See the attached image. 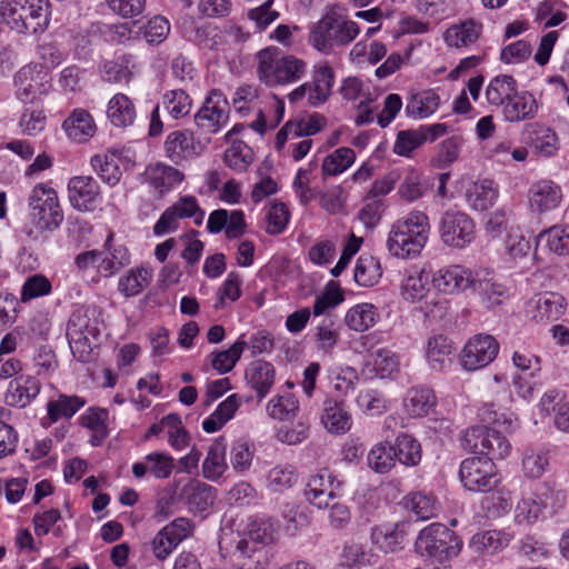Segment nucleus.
Masks as SVG:
<instances>
[{"mask_svg":"<svg viewBox=\"0 0 569 569\" xmlns=\"http://www.w3.org/2000/svg\"><path fill=\"white\" fill-rule=\"evenodd\" d=\"M274 540L273 523L266 519L249 518L243 529L233 532L221 529L220 546L232 547L231 561L238 569H259L262 565L263 548Z\"/></svg>","mask_w":569,"mask_h":569,"instance_id":"f257e3e1","label":"nucleus"},{"mask_svg":"<svg viewBox=\"0 0 569 569\" xmlns=\"http://www.w3.org/2000/svg\"><path fill=\"white\" fill-rule=\"evenodd\" d=\"M429 234L428 216L422 211L413 210L391 224L386 246L392 257L413 259L426 247Z\"/></svg>","mask_w":569,"mask_h":569,"instance_id":"f03ea898","label":"nucleus"},{"mask_svg":"<svg viewBox=\"0 0 569 569\" xmlns=\"http://www.w3.org/2000/svg\"><path fill=\"white\" fill-rule=\"evenodd\" d=\"M256 72L259 81L268 88L284 87L298 82L307 71L303 60L283 54L274 46L266 47L256 53Z\"/></svg>","mask_w":569,"mask_h":569,"instance_id":"7ed1b4c3","label":"nucleus"},{"mask_svg":"<svg viewBox=\"0 0 569 569\" xmlns=\"http://www.w3.org/2000/svg\"><path fill=\"white\" fill-rule=\"evenodd\" d=\"M104 329L102 310L98 307H79L70 316L67 338L72 355L88 361Z\"/></svg>","mask_w":569,"mask_h":569,"instance_id":"20e7f679","label":"nucleus"},{"mask_svg":"<svg viewBox=\"0 0 569 569\" xmlns=\"http://www.w3.org/2000/svg\"><path fill=\"white\" fill-rule=\"evenodd\" d=\"M44 0H0V23L19 34L42 33L49 26Z\"/></svg>","mask_w":569,"mask_h":569,"instance_id":"39448f33","label":"nucleus"},{"mask_svg":"<svg viewBox=\"0 0 569 569\" xmlns=\"http://www.w3.org/2000/svg\"><path fill=\"white\" fill-rule=\"evenodd\" d=\"M462 545L455 531L442 523L432 522L419 531L415 550L430 565L446 568L460 553Z\"/></svg>","mask_w":569,"mask_h":569,"instance_id":"423d86ee","label":"nucleus"},{"mask_svg":"<svg viewBox=\"0 0 569 569\" xmlns=\"http://www.w3.org/2000/svg\"><path fill=\"white\" fill-rule=\"evenodd\" d=\"M28 209L30 222L40 231H53L64 219L58 192L48 182H39L30 190Z\"/></svg>","mask_w":569,"mask_h":569,"instance_id":"0eeeda50","label":"nucleus"},{"mask_svg":"<svg viewBox=\"0 0 569 569\" xmlns=\"http://www.w3.org/2000/svg\"><path fill=\"white\" fill-rule=\"evenodd\" d=\"M438 232L446 247L466 249L476 239V222L462 210L448 209L440 216Z\"/></svg>","mask_w":569,"mask_h":569,"instance_id":"6e6552de","label":"nucleus"},{"mask_svg":"<svg viewBox=\"0 0 569 569\" xmlns=\"http://www.w3.org/2000/svg\"><path fill=\"white\" fill-rule=\"evenodd\" d=\"M463 446L478 457L485 459L501 460L509 456L511 445L499 431L486 427L473 426L466 430Z\"/></svg>","mask_w":569,"mask_h":569,"instance_id":"1a4fd4ad","label":"nucleus"},{"mask_svg":"<svg viewBox=\"0 0 569 569\" xmlns=\"http://www.w3.org/2000/svg\"><path fill=\"white\" fill-rule=\"evenodd\" d=\"M340 93L345 100L355 103V123L365 126L372 123L378 110V93L358 77H348L342 80Z\"/></svg>","mask_w":569,"mask_h":569,"instance_id":"9d476101","label":"nucleus"},{"mask_svg":"<svg viewBox=\"0 0 569 569\" xmlns=\"http://www.w3.org/2000/svg\"><path fill=\"white\" fill-rule=\"evenodd\" d=\"M206 211L194 196H181L162 212L153 226V233L160 237L173 232L179 228V221L182 219H191L196 226H200Z\"/></svg>","mask_w":569,"mask_h":569,"instance_id":"9b49d317","label":"nucleus"},{"mask_svg":"<svg viewBox=\"0 0 569 569\" xmlns=\"http://www.w3.org/2000/svg\"><path fill=\"white\" fill-rule=\"evenodd\" d=\"M459 477L463 487L473 492H487L500 481L497 466L491 459L470 457L461 461Z\"/></svg>","mask_w":569,"mask_h":569,"instance_id":"f8f14e48","label":"nucleus"},{"mask_svg":"<svg viewBox=\"0 0 569 569\" xmlns=\"http://www.w3.org/2000/svg\"><path fill=\"white\" fill-rule=\"evenodd\" d=\"M229 114L230 107L226 96L220 90L212 89L194 114V122L202 132L214 134L228 124Z\"/></svg>","mask_w":569,"mask_h":569,"instance_id":"ddd939ff","label":"nucleus"},{"mask_svg":"<svg viewBox=\"0 0 569 569\" xmlns=\"http://www.w3.org/2000/svg\"><path fill=\"white\" fill-rule=\"evenodd\" d=\"M499 343L488 333H477L465 343L460 353V365L467 371H476L490 365L499 353Z\"/></svg>","mask_w":569,"mask_h":569,"instance_id":"4468645a","label":"nucleus"},{"mask_svg":"<svg viewBox=\"0 0 569 569\" xmlns=\"http://www.w3.org/2000/svg\"><path fill=\"white\" fill-rule=\"evenodd\" d=\"M480 269H470L462 264H448L433 272L432 286L445 295H459L472 290Z\"/></svg>","mask_w":569,"mask_h":569,"instance_id":"2eb2a0df","label":"nucleus"},{"mask_svg":"<svg viewBox=\"0 0 569 569\" xmlns=\"http://www.w3.org/2000/svg\"><path fill=\"white\" fill-rule=\"evenodd\" d=\"M14 86L17 98L29 103L48 91L50 77L38 63H28L16 73Z\"/></svg>","mask_w":569,"mask_h":569,"instance_id":"dca6fc26","label":"nucleus"},{"mask_svg":"<svg viewBox=\"0 0 569 569\" xmlns=\"http://www.w3.org/2000/svg\"><path fill=\"white\" fill-rule=\"evenodd\" d=\"M193 526L187 518L174 519L157 532L151 550L158 560L167 559L179 543L192 533Z\"/></svg>","mask_w":569,"mask_h":569,"instance_id":"f3484780","label":"nucleus"},{"mask_svg":"<svg viewBox=\"0 0 569 569\" xmlns=\"http://www.w3.org/2000/svg\"><path fill=\"white\" fill-rule=\"evenodd\" d=\"M164 156L176 164L193 159L203 151V146L189 129L170 132L163 143Z\"/></svg>","mask_w":569,"mask_h":569,"instance_id":"a211bd4d","label":"nucleus"},{"mask_svg":"<svg viewBox=\"0 0 569 569\" xmlns=\"http://www.w3.org/2000/svg\"><path fill=\"white\" fill-rule=\"evenodd\" d=\"M68 198L76 210L93 211L101 204L100 187L92 177H72L68 182Z\"/></svg>","mask_w":569,"mask_h":569,"instance_id":"6ab92c4d","label":"nucleus"},{"mask_svg":"<svg viewBox=\"0 0 569 569\" xmlns=\"http://www.w3.org/2000/svg\"><path fill=\"white\" fill-rule=\"evenodd\" d=\"M562 199L561 186L549 179L535 181L528 190V206L533 213L550 212L560 206Z\"/></svg>","mask_w":569,"mask_h":569,"instance_id":"aec40b11","label":"nucleus"},{"mask_svg":"<svg viewBox=\"0 0 569 569\" xmlns=\"http://www.w3.org/2000/svg\"><path fill=\"white\" fill-rule=\"evenodd\" d=\"M42 385L31 375H19L10 380L4 392L8 406L23 409L30 406L40 395Z\"/></svg>","mask_w":569,"mask_h":569,"instance_id":"412c9836","label":"nucleus"},{"mask_svg":"<svg viewBox=\"0 0 569 569\" xmlns=\"http://www.w3.org/2000/svg\"><path fill=\"white\" fill-rule=\"evenodd\" d=\"M566 299L557 292H541L531 298L528 313L539 323L558 320L566 311Z\"/></svg>","mask_w":569,"mask_h":569,"instance_id":"4be33fe9","label":"nucleus"},{"mask_svg":"<svg viewBox=\"0 0 569 569\" xmlns=\"http://www.w3.org/2000/svg\"><path fill=\"white\" fill-rule=\"evenodd\" d=\"M86 403L87 401L79 396L59 393L56 399H50L47 402V416L41 419V426L48 428L59 420H69L83 408Z\"/></svg>","mask_w":569,"mask_h":569,"instance_id":"5701e85b","label":"nucleus"},{"mask_svg":"<svg viewBox=\"0 0 569 569\" xmlns=\"http://www.w3.org/2000/svg\"><path fill=\"white\" fill-rule=\"evenodd\" d=\"M472 292L486 309H493L508 298L506 288L495 281L488 271L481 269L475 281Z\"/></svg>","mask_w":569,"mask_h":569,"instance_id":"b1692460","label":"nucleus"},{"mask_svg":"<svg viewBox=\"0 0 569 569\" xmlns=\"http://www.w3.org/2000/svg\"><path fill=\"white\" fill-rule=\"evenodd\" d=\"M174 468L172 456L161 451L148 453L143 460L132 465V473L137 479H142L148 472L156 479H167Z\"/></svg>","mask_w":569,"mask_h":569,"instance_id":"393cba45","label":"nucleus"},{"mask_svg":"<svg viewBox=\"0 0 569 569\" xmlns=\"http://www.w3.org/2000/svg\"><path fill=\"white\" fill-rule=\"evenodd\" d=\"M333 477L328 469H321L310 476L305 496L315 507L322 509L328 507V500L335 499Z\"/></svg>","mask_w":569,"mask_h":569,"instance_id":"a878e982","label":"nucleus"},{"mask_svg":"<svg viewBox=\"0 0 569 569\" xmlns=\"http://www.w3.org/2000/svg\"><path fill=\"white\" fill-rule=\"evenodd\" d=\"M441 104L437 89H426L410 94L405 107L406 116L413 120H423L433 116Z\"/></svg>","mask_w":569,"mask_h":569,"instance_id":"bb28decb","label":"nucleus"},{"mask_svg":"<svg viewBox=\"0 0 569 569\" xmlns=\"http://www.w3.org/2000/svg\"><path fill=\"white\" fill-rule=\"evenodd\" d=\"M499 198V186L491 179H480L466 191V201L473 211L483 212L493 207Z\"/></svg>","mask_w":569,"mask_h":569,"instance_id":"cd10ccee","label":"nucleus"},{"mask_svg":"<svg viewBox=\"0 0 569 569\" xmlns=\"http://www.w3.org/2000/svg\"><path fill=\"white\" fill-rule=\"evenodd\" d=\"M144 174L147 181L159 194L171 191L184 179V174L180 170L161 162L148 166Z\"/></svg>","mask_w":569,"mask_h":569,"instance_id":"c85d7f7f","label":"nucleus"},{"mask_svg":"<svg viewBox=\"0 0 569 569\" xmlns=\"http://www.w3.org/2000/svg\"><path fill=\"white\" fill-rule=\"evenodd\" d=\"M243 130V126L234 124L224 136L227 142L231 146L224 151V163L232 170L244 171L253 160L251 148L240 140H232L234 134Z\"/></svg>","mask_w":569,"mask_h":569,"instance_id":"c756f323","label":"nucleus"},{"mask_svg":"<svg viewBox=\"0 0 569 569\" xmlns=\"http://www.w3.org/2000/svg\"><path fill=\"white\" fill-rule=\"evenodd\" d=\"M365 368L372 377L391 378L399 371L400 360L392 350L378 348L368 353Z\"/></svg>","mask_w":569,"mask_h":569,"instance_id":"7c9ffc66","label":"nucleus"},{"mask_svg":"<svg viewBox=\"0 0 569 569\" xmlns=\"http://www.w3.org/2000/svg\"><path fill=\"white\" fill-rule=\"evenodd\" d=\"M482 32V24L467 19L450 26L443 33V41L450 48H469L477 42Z\"/></svg>","mask_w":569,"mask_h":569,"instance_id":"2f4dec72","label":"nucleus"},{"mask_svg":"<svg viewBox=\"0 0 569 569\" xmlns=\"http://www.w3.org/2000/svg\"><path fill=\"white\" fill-rule=\"evenodd\" d=\"M140 64L132 54H121L101 67L102 79L110 83H129L139 71Z\"/></svg>","mask_w":569,"mask_h":569,"instance_id":"473e14b6","label":"nucleus"},{"mask_svg":"<svg viewBox=\"0 0 569 569\" xmlns=\"http://www.w3.org/2000/svg\"><path fill=\"white\" fill-rule=\"evenodd\" d=\"M452 341L445 335H435L428 338L425 356L429 367L435 371H443L452 362Z\"/></svg>","mask_w":569,"mask_h":569,"instance_id":"72a5a7b5","label":"nucleus"},{"mask_svg":"<svg viewBox=\"0 0 569 569\" xmlns=\"http://www.w3.org/2000/svg\"><path fill=\"white\" fill-rule=\"evenodd\" d=\"M182 497L193 513H203L210 510L217 499L216 490L211 486L190 480L182 489Z\"/></svg>","mask_w":569,"mask_h":569,"instance_id":"f704fd0d","label":"nucleus"},{"mask_svg":"<svg viewBox=\"0 0 569 569\" xmlns=\"http://www.w3.org/2000/svg\"><path fill=\"white\" fill-rule=\"evenodd\" d=\"M436 403V396L430 388L413 387L407 391L402 400V408L408 417L421 418L428 416Z\"/></svg>","mask_w":569,"mask_h":569,"instance_id":"c9c22d12","label":"nucleus"},{"mask_svg":"<svg viewBox=\"0 0 569 569\" xmlns=\"http://www.w3.org/2000/svg\"><path fill=\"white\" fill-rule=\"evenodd\" d=\"M406 537L405 526L401 523H385L371 529L372 545L383 552H396L403 548Z\"/></svg>","mask_w":569,"mask_h":569,"instance_id":"e433bc0d","label":"nucleus"},{"mask_svg":"<svg viewBox=\"0 0 569 569\" xmlns=\"http://www.w3.org/2000/svg\"><path fill=\"white\" fill-rule=\"evenodd\" d=\"M333 83V69L326 63L316 66L312 74V81L311 83H308V102L313 107L325 103L331 93Z\"/></svg>","mask_w":569,"mask_h":569,"instance_id":"4c0bfd02","label":"nucleus"},{"mask_svg":"<svg viewBox=\"0 0 569 569\" xmlns=\"http://www.w3.org/2000/svg\"><path fill=\"white\" fill-rule=\"evenodd\" d=\"M321 422L330 433L340 435L350 430L352 418L342 401L329 398L323 402Z\"/></svg>","mask_w":569,"mask_h":569,"instance_id":"58836bf2","label":"nucleus"},{"mask_svg":"<svg viewBox=\"0 0 569 569\" xmlns=\"http://www.w3.org/2000/svg\"><path fill=\"white\" fill-rule=\"evenodd\" d=\"M63 129L67 136L76 142H86L92 138L97 127L92 116L84 109H74L64 120Z\"/></svg>","mask_w":569,"mask_h":569,"instance_id":"ea45409f","label":"nucleus"},{"mask_svg":"<svg viewBox=\"0 0 569 569\" xmlns=\"http://www.w3.org/2000/svg\"><path fill=\"white\" fill-rule=\"evenodd\" d=\"M153 270L148 264L129 269L118 280V291L126 298L141 293L151 282Z\"/></svg>","mask_w":569,"mask_h":569,"instance_id":"a19ab883","label":"nucleus"},{"mask_svg":"<svg viewBox=\"0 0 569 569\" xmlns=\"http://www.w3.org/2000/svg\"><path fill=\"white\" fill-rule=\"evenodd\" d=\"M130 263V253L122 244H113L111 237L106 241L104 250L99 251V273L111 277Z\"/></svg>","mask_w":569,"mask_h":569,"instance_id":"79ce46f5","label":"nucleus"},{"mask_svg":"<svg viewBox=\"0 0 569 569\" xmlns=\"http://www.w3.org/2000/svg\"><path fill=\"white\" fill-rule=\"evenodd\" d=\"M537 102L528 91H516L503 104L502 113L507 121L516 122L535 117Z\"/></svg>","mask_w":569,"mask_h":569,"instance_id":"37998d69","label":"nucleus"},{"mask_svg":"<svg viewBox=\"0 0 569 569\" xmlns=\"http://www.w3.org/2000/svg\"><path fill=\"white\" fill-rule=\"evenodd\" d=\"M246 379L258 398L262 399L274 382V367L264 360L252 361L246 369Z\"/></svg>","mask_w":569,"mask_h":569,"instance_id":"c03bdc74","label":"nucleus"},{"mask_svg":"<svg viewBox=\"0 0 569 569\" xmlns=\"http://www.w3.org/2000/svg\"><path fill=\"white\" fill-rule=\"evenodd\" d=\"M429 276L422 269L407 270L400 283V295L403 300L415 303L427 297L429 292Z\"/></svg>","mask_w":569,"mask_h":569,"instance_id":"a18cd8bd","label":"nucleus"},{"mask_svg":"<svg viewBox=\"0 0 569 569\" xmlns=\"http://www.w3.org/2000/svg\"><path fill=\"white\" fill-rule=\"evenodd\" d=\"M107 117L116 127L132 126L137 118L136 106L127 94L116 93L108 102Z\"/></svg>","mask_w":569,"mask_h":569,"instance_id":"49530a36","label":"nucleus"},{"mask_svg":"<svg viewBox=\"0 0 569 569\" xmlns=\"http://www.w3.org/2000/svg\"><path fill=\"white\" fill-rule=\"evenodd\" d=\"M510 542V537L499 530H487L475 533L468 543L469 549L478 555H493L501 551Z\"/></svg>","mask_w":569,"mask_h":569,"instance_id":"de8ad7c7","label":"nucleus"},{"mask_svg":"<svg viewBox=\"0 0 569 569\" xmlns=\"http://www.w3.org/2000/svg\"><path fill=\"white\" fill-rule=\"evenodd\" d=\"M531 246L520 229H511L506 236L502 251V260L507 267L513 268L525 259H528Z\"/></svg>","mask_w":569,"mask_h":569,"instance_id":"09e8293b","label":"nucleus"},{"mask_svg":"<svg viewBox=\"0 0 569 569\" xmlns=\"http://www.w3.org/2000/svg\"><path fill=\"white\" fill-rule=\"evenodd\" d=\"M379 319L376 306L361 302L352 306L345 316V322L350 330L363 332L372 328Z\"/></svg>","mask_w":569,"mask_h":569,"instance_id":"8fccbe9b","label":"nucleus"},{"mask_svg":"<svg viewBox=\"0 0 569 569\" xmlns=\"http://www.w3.org/2000/svg\"><path fill=\"white\" fill-rule=\"evenodd\" d=\"M368 467L376 473L390 472L397 463V455L393 446L388 441L375 443L367 455Z\"/></svg>","mask_w":569,"mask_h":569,"instance_id":"3c124183","label":"nucleus"},{"mask_svg":"<svg viewBox=\"0 0 569 569\" xmlns=\"http://www.w3.org/2000/svg\"><path fill=\"white\" fill-rule=\"evenodd\" d=\"M478 416L482 422L502 427L508 431L518 427V418L510 408L496 402H485L478 409Z\"/></svg>","mask_w":569,"mask_h":569,"instance_id":"603ef678","label":"nucleus"},{"mask_svg":"<svg viewBox=\"0 0 569 569\" xmlns=\"http://www.w3.org/2000/svg\"><path fill=\"white\" fill-rule=\"evenodd\" d=\"M405 508L413 513L417 520H428L436 517L440 510L437 498L426 492H413L403 499Z\"/></svg>","mask_w":569,"mask_h":569,"instance_id":"864d4df0","label":"nucleus"},{"mask_svg":"<svg viewBox=\"0 0 569 569\" xmlns=\"http://www.w3.org/2000/svg\"><path fill=\"white\" fill-rule=\"evenodd\" d=\"M547 506L538 496L522 497L515 508V520L518 525H533L546 519Z\"/></svg>","mask_w":569,"mask_h":569,"instance_id":"5fc2aeb1","label":"nucleus"},{"mask_svg":"<svg viewBox=\"0 0 569 569\" xmlns=\"http://www.w3.org/2000/svg\"><path fill=\"white\" fill-rule=\"evenodd\" d=\"M298 481L297 468L290 463H279L266 473V487L269 491L281 493Z\"/></svg>","mask_w":569,"mask_h":569,"instance_id":"6e6d98bb","label":"nucleus"},{"mask_svg":"<svg viewBox=\"0 0 569 569\" xmlns=\"http://www.w3.org/2000/svg\"><path fill=\"white\" fill-rule=\"evenodd\" d=\"M336 16L325 14L310 31L309 41L319 51L328 52L335 46Z\"/></svg>","mask_w":569,"mask_h":569,"instance_id":"4d7b16f0","label":"nucleus"},{"mask_svg":"<svg viewBox=\"0 0 569 569\" xmlns=\"http://www.w3.org/2000/svg\"><path fill=\"white\" fill-rule=\"evenodd\" d=\"M227 469L226 446L222 441H214L202 462V475L210 481H218Z\"/></svg>","mask_w":569,"mask_h":569,"instance_id":"13d9d810","label":"nucleus"},{"mask_svg":"<svg viewBox=\"0 0 569 569\" xmlns=\"http://www.w3.org/2000/svg\"><path fill=\"white\" fill-rule=\"evenodd\" d=\"M93 171L108 184H117L122 176L120 158L116 152L96 154L91 159Z\"/></svg>","mask_w":569,"mask_h":569,"instance_id":"bf43d9fd","label":"nucleus"},{"mask_svg":"<svg viewBox=\"0 0 569 569\" xmlns=\"http://www.w3.org/2000/svg\"><path fill=\"white\" fill-rule=\"evenodd\" d=\"M161 106L172 119L179 120L191 112L192 99L182 89H171L161 96Z\"/></svg>","mask_w":569,"mask_h":569,"instance_id":"052dcab7","label":"nucleus"},{"mask_svg":"<svg viewBox=\"0 0 569 569\" xmlns=\"http://www.w3.org/2000/svg\"><path fill=\"white\" fill-rule=\"evenodd\" d=\"M393 450L397 455V461L406 467L418 466L422 458V449L420 442L408 433L397 436Z\"/></svg>","mask_w":569,"mask_h":569,"instance_id":"680f3d73","label":"nucleus"},{"mask_svg":"<svg viewBox=\"0 0 569 569\" xmlns=\"http://www.w3.org/2000/svg\"><path fill=\"white\" fill-rule=\"evenodd\" d=\"M248 343L243 337H239L229 349L222 351H214L210 357L211 367L220 375L231 371L236 363L241 358Z\"/></svg>","mask_w":569,"mask_h":569,"instance_id":"e2e57ef3","label":"nucleus"},{"mask_svg":"<svg viewBox=\"0 0 569 569\" xmlns=\"http://www.w3.org/2000/svg\"><path fill=\"white\" fill-rule=\"evenodd\" d=\"M549 469L548 453L541 449L527 448L521 457V472L525 478L540 479Z\"/></svg>","mask_w":569,"mask_h":569,"instance_id":"0e129e2a","label":"nucleus"},{"mask_svg":"<svg viewBox=\"0 0 569 569\" xmlns=\"http://www.w3.org/2000/svg\"><path fill=\"white\" fill-rule=\"evenodd\" d=\"M517 90L515 78L501 74L490 80L486 89V98L490 104L499 107L503 106Z\"/></svg>","mask_w":569,"mask_h":569,"instance_id":"69168bd1","label":"nucleus"},{"mask_svg":"<svg viewBox=\"0 0 569 569\" xmlns=\"http://www.w3.org/2000/svg\"><path fill=\"white\" fill-rule=\"evenodd\" d=\"M300 410L299 401L292 393L272 397L267 403V412L272 419L289 421L295 419Z\"/></svg>","mask_w":569,"mask_h":569,"instance_id":"338daca9","label":"nucleus"},{"mask_svg":"<svg viewBox=\"0 0 569 569\" xmlns=\"http://www.w3.org/2000/svg\"><path fill=\"white\" fill-rule=\"evenodd\" d=\"M543 247L557 256L569 254V227L552 226L539 233Z\"/></svg>","mask_w":569,"mask_h":569,"instance_id":"774afa93","label":"nucleus"}]
</instances>
